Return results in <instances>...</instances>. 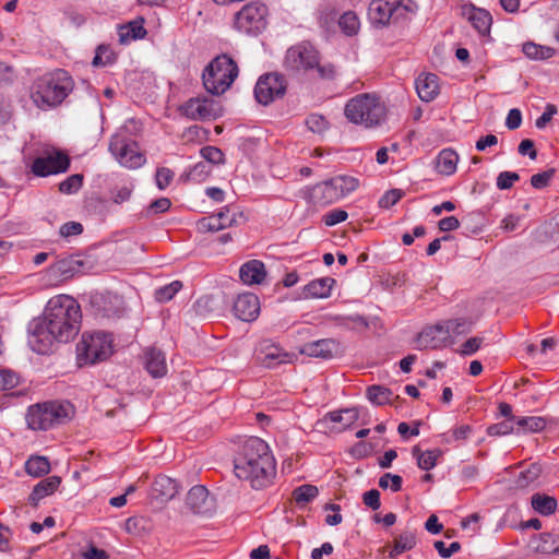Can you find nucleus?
<instances>
[{
	"mask_svg": "<svg viewBox=\"0 0 559 559\" xmlns=\"http://www.w3.org/2000/svg\"><path fill=\"white\" fill-rule=\"evenodd\" d=\"M82 311L71 296L58 295L49 299L41 318L31 326L28 344L34 352L46 355L56 343H68L80 332Z\"/></svg>",
	"mask_w": 559,
	"mask_h": 559,
	"instance_id": "obj_1",
	"label": "nucleus"
},
{
	"mask_svg": "<svg viewBox=\"0 0 559 559\" xmlns=\"http://www.w3.org/2000/svg\"><path fill=\"white\" fill-rule=\"evenodd\" d=\"M233 462L235 476L255 490L269 487L276 475V461L270 445L259 437L243 440Z\"/></svg>",
	"mask_w": 559,
	"mask_h": 559,
	"instance_id": "obj_2",
	"label": "nucleus"
},
{
	"mask_svg": "<svg viewBox=\"0 0 559 559\" xmlns=\"http://www.w3.org/2000/svg\"><path fill=\"white\" fill-rule=\"evenodd\" d=\"M72 76L62 69H57L38 76L32 84L29 95L34 105L48 110L61 105L73 91Z\"/></svg>",
	"mask_w": 559,
	"mask_h": 559,
	"instance_id": "obj_3",
	"label": "nucleus"
},
{
	"mask_svg": "<svg viewBox=\"0 0 559 559\" xmlns=\"http://www.w3.org/2000/svg\"><path fill=\"white\" fill-rule=\"evenodd\" d=\"M284 67L292 73L316 71L322 80H334L337 70L332 63H320L319 52L309 44L290 47L285 55Z\"/></svg>",
	"mask_w": 559,
	"mask_h": 559,
	"instance_id": "obj_4",
	"label": "nucleus"
},
{
	"mask_svg": "<svg viewBox=\"0 0 559 559\" xmlns=\"http://www.w3.org/2000/svg\"><path fill=\"white\" fill-rule=\"evenodd\" d=\"M385 112L384 104L376 94L370 93L356 95L344 107V115L348 121L366 128L379 126Z\"/></svg>",
	"mask_w": 559,
	"mask_h": 559,
	"instance_id": "obj_5",
	"label": "nucleus"
},
{
	"mask_svg": "<svg viewBox=\"0 0 559 559\" xmlns=\"http://www.w3.org/2000/svg\"><path fill=\"white\" fill-rule=\"evenodd\" d=\"M238 76L237 63L227 55L214 58L202 74L205 90L213 95L224 94Z\"/></svg>",
	"mask_w": 559,
	"mask_h": 559,
	"instance_id": "obj_6",
	"label": "nucleus"
},
{
	"mask_svg": "<svg viewBox=\"0 0 559 559\" xmlns=\"http://www.w3.org/2000/svg\"><path fill=\"white\" fill-rule=\"evenodd\" d=\"M80 365H94L104 361L114 353V337L110 333L94 331L83 333L76 345Z\"/></svg>",
	"mask_w": 559,
	"mask_h": 559,
	"instance_id": "obj_7",
	"label": "nucleus"
},
{
	"mask_svg": "<svg viewBox=\"0 0 559 559\" xmlns=\"http://www.w3.org/2000/svg\"><path fill=\"white\" fill-rule=\"evenodd\" d=\"M109 152L114 158L128 169H138L145 162V155L140 152L138 142L131 136L128 124L122 126L112 134L109 141Z\"/></svg>",
	"mask_w": 559,
	"mask_h": 559,
	"instance_id": "obj_8",
	"label": "nucleus"
},
{
	"mask_svg": "<svg viewBox=\"0 0 559 559\" xmlns=\"http://www.w3.org/2000/svg\"><path fill=\"white\" fill-rule=\"evenodd\" d=\"M72 414L70 403L46 402L28 408L26 420L33 430H47L64 423Z\"/></svg>",
	"mask_w": 559,
	"mask_h": 559,
	"instance_id": "obj_9",
	"label": "nucleus"
},
{
	"mask_svg": "<svg viewBox=\"0 0 559 559\" xmlns=\"http://www.w3.org/2000/svg\"><path fill=\"white\" fill-rule=\"evenodd\" d=\"M267 7L261 1H250L245 4L234 17V27L247 35H258L267 25Z\"/></svg>",
	"mask_w": 559,
	"mask_h": 559,
	"instance_id": "obj_10",
	"label": "nucleus"
},
{
	"mask_svg": "<svg viewBox=\"0 0 559 559\" xmlns=\"http://www.w3.org/2000/svg\"><path fill=\"white\" fill-rule=\"evenodd\" d=\"M409 12H413L411 0H372L368 9L371 23L381 26L405 19Z\"/></svg>",
	"mask_w": 559,
	"mask_h": 559,
	"instance_id": "obj_11",
	"label": "nucleus"
},
{
	"mask_svg": "<svg viewBox=\"0 0 559 559\" xmlns=\"http://www.w3.org/2000/svg\"><path fill=\"white\" fill-rule=\"evenodd\" d=\"M69 155L58 148L45 151L31 164V171L36 177H48L66 173L70 168Z\"/></svg>",
	"mask_w": 559,
	"mask_h": 559,
	"instance_id": "obj_12",
	"label": "nucleus"
},
{
	"mask_svg": "<svg viewBox=\"0 0 559 559\" xmlns=\"http://www.w3.org/2000/svg\"><path fill=\"white\" fill-rule=\"evenodd\" d=\"M287 90V82L280 73H266L259 78L254 86V97L261 105H270L282 98Z\"/></svg>",
	"mask_w": 559,
	"mask_h": 559,
	"instance_id": "obj_13",
	"label": "nucleus"
},
{
	"mask_svg": "<svg viewBox=\"0 0 559 559\" xmlns=\"http://www.w3.org/2000/svg\"><path fill=\"white\" fill-rule=\"evenodd\" d=\"M181 114L191 120H211L221 115L218 104L206 97L190 98L180 107Z\"/></svg>",
	"mask_w": 559,
	"mask_h": 559,
	"instance_id": "obj_14",
	"label": "nucleus"
},
{
	"mask_svg": "<svg viewBox=\"0 0 559 559\" xmlns=\"http://www.w3.org/2000/svg\"><path fill=\"white\" fill-rule=\"evenodd\" d=\"M294 357V354L286 352L278 344L269 340L260 342L257 347V360L265 368L272 369L292 362Z\"/></svg>",
	"mask_w": 559,
	"mask_h": 559,
	"instance_id": "obj_15",
	"label": "nucleus"
},
{
	"mask_svg": "<svg viewBox=\"0 0 559 559\" xmlns=\"http://www.w3.org/2000/svg\"><path fill=\"white\" fill-rule=\"evenodd\" d=\"M450 341L449 329L444 325L443 321L435 325L426 326L416 338V348L436 349L445 346Z\"/></svg>",
	"mask_w": 559,
	"mask_h": 559,
	"instance_id": "obj_16",
	"label": "nucleus"
},
{
	"mask_svg": "<svg viewBox=\"0 0 559 559\" xmlns=\"http://www.w3.org/2000/svg\"><path fill=\"white\" fill-rule=\"evenodd\" d=\"M260 300L252 293H243L237 296L234 301V314L241 321L252 322L260 314Z\"/></svg>",
	"mask_w": 559,
	"mask_h": 559,
	"instance_id": "obj_17",
	"label": "nucleus"
},
{
	"mask_svg": "<svg viewBox=\"0 0 559 559\" xmlns=\"http://www.w3.org/2000/svg\"><path fill=\"white\" fill-rule=\"evenodd\" d=\"M178 493V485L175 479L166 476L158 475L151 488V498L164 503L171 500Z\"/></svg>",
	"mask_w": 559,
	"mask_h": 559,
	"instance_id": "obj_18",
	"label": "nucleus"
},
{
	"mask_svg": "<svg viewBox=\"0 0 559 559\" xmlns=\"http://www.w3.org/2000/svg\"><path fill=\"white\" fill-rule=\"evenodd\" d=\"M310 199L316 205L320 206H325L341 200L332 178L316 185L311 189Z\"/></svg>",
	"mask_w": 559,
	"mask_h": 559,
	"instance_id": "obj_19",
	"label": "nucleus"
},
{
	"mask_svg": "<svg viewBox=\"0 0 559 559\" xmlns=\"http://www.w3.org/2000/svg\"><path fill=\"white\" fill-rule=\"evenodd\" d=\"M438 76L433 73H423L416 81L415 86L418 97L423 102H431L439 94V82Z\"/></svg>",
	"mask_w": 559,
	"mask_h": 559,
	"instance_id": "obj_20",
	"label": "nucleus"
},
{
	"mask_svg": "<svg viewBox=\"0 0 559 559\" xmlns=\"http://www.w3.org/2000/svg\"><path fill=\"white\" fill-rule=\"evenodd\" d=\"M145 369L153 378H162L167 373L165 354L155 347H148L144 352Z\"/></svg>",
	"mask_w": 559,
	"mask_h": 559,
	"instance_id": "obj_21",
	"label": "nucleus"
},
{
	"mask_svg": "<svg viewBox=\"0 0 559 559\" xmlns=\"http://www.w3.org/2000/svg\"><path fill=\"white\" fill-rule=\"evenodd\" d=\"M459 154L453 148L441 150L435 159V169L442 176H451L456 171Z\"/></svg>",
	"mask_w": 559,
	"mask_h": 559,
	"instance_id": "obj_22",
	"label": "nucleus"
},
{
	"mask_svg": "<svg viewBox=\"0 0 559 559\" xmlns=\"http://www.w3.org/2000/svg\"><path fill=\"white\" fill-rule=\"evenodd\" d=\"M337 348V343L332 338H323L316 342H310L304 345L301 353L310 357L317 358H332L333 353Z\"/></svg>",
	"mask_w": 559,
	"mask_h": 559,
	"instance_id": "obj_23",
	"label": "nucleus"
},
{
	"mask_svg": "<svg viewBox=\"0 0 559 559\" xmlns=\"http://www.w3.org/2000/svg\"><path fill=\"white\" fill-rule=\"evenodd\" d=\"M239 276L245 284H261L266 276L265 266L259 260L248 261L240 267Z\"/></svg>",
	"mask_w": 559,
	"mask_h": 559,
	"instance_id": "obj_24",
	"label": "nucleus"
},
{
	"mask_svg": "<svg viewBox=\"0 0 559 559\" xmlns=\"http://www.w3.org/2000/svg\"><path fill=\"white\" fill-rule=\"evenodd\" d=\"M464 14L467 15V19L471 22L472 26L481 36L488 35L490 33L492 17L488 11L471 7L468 9H465Z\"/></svg>",
	"mask_w": 559,
	"mask_h": 559,
	"instance_id": "obj_25",
	"label": "nucleus"
},
{
	"mask_svg": "<svg viewBox=\"0 0 559 559\" xmlns=\"http://www.w3.org/2000/svg\"><path fill=\"white\" fill-rule=\"evenodd\" d=\"M146 34L142 17L120 25L118 28L119 43L122 45L129 44L131 40L143 39Z\"/></svg>",
	"mask_w": 559,
	"mask_h": 559,
	"instance_id": "obj_26",
	"label": "nucleus"
},
{
	"mask_svg": "<svg viewBox=\"0 0 559 559\" xmlns=\"http://www.w3.org/2000/svg\"><path fill=\"white\" fill-rule=\"evenodd\" d=\"M61 484L59 476H49L40 480L33 489L28 501L32 506L37 507L39 501L47 496L52 495Z\"/></svg>",
	"mask_w": 559,
	"mask_h": 559,
	"instance_id": "obj_27",
	"label": "nucleus"
},
{
	"mask_svg": "<svg viewBox=\"0 0 559 559\" xmlns=\"http://www.w3.org/2000/svg\"><path fill=\"white\" fill-rule=\"evenodd\" d=\"M334 284L335 280L329 276L313 280L304 287V295L306 298H328Z\"/></svg>",
	"mask_w": 559,
	"mask_h": 559,
	"instance_id": "obj_28",
	"label": "nucleus"
},
{
	"mask_svg": "<svg viewBox=\"0 0 559 559\" xmlns=\"http://www.w3.org/2000/svg\"><path fill=\"white\" fill-rule=\"evenodd\" d=\"M522 52L532 60H547L554 57L557 50L549 46L526 41L522 45Z\"/></svg>",
	"mask_w": 559,
	"mask_h": 559,
	"instance_id": "obj_29",
	"label": "nucleus"
},
{
	"mask_svg": "<svg viewBox=\"0 0 559 559\" xmlns=\"http://www.w3.org/2000/svg\"><path fill=\"white\" fill-rule=\"evenodd\" d=\"M330 320L334 325L348 330L362 331L369 326L367 319L357 313L350 316H334L330 317Z\"/></svg>",
	"mask_w": 559,
	"mask_h": 559,
	"instance_id": "obj_30",
	"label": "nucleus"
},
{
	"mask_svg": "<svg viewBox=\"0 0 559 559\" xmlns=\"http://www.w3.org/2000/svg\"><path fill=\"white\" fill-rule=\"evenodd\" d=\"M367 397L374 405L393 404L399 396L394 395L393 392L382 385H371L367 389Z\"/></svg>",
	"mask_w": 559,
	"mask_h": 559,
	"instance_id": "obj_31",
	"label": "nucleus"
},
{
	"mask_svg": "<svg viewBox=\"0 0 559 559\" xmlns=\"http://www.w3.org/2000/svg\"><path fill=\"white\" fill-rule=\"evenodd\" d=\"M416 546V537L412 532H404L396 536L393 540V547L389 552V557L395 559L401 554L413 549Z\"/></svg>",
	"mask_w": 559,
	"mask_h": 559,
	"instance_id": "obj_32",
	"label": "nucleus"
},
{
	"mask_svg": "<svg viewBox=\"0 0 559 559\" xmlns=\"http://www.w3.org/2000/svg\"><path fill=\"white\" fill-rule=\"evenodd\" d=\"M413 455L416 457L417 465L420 469L430 471L437 465L438 459L441 456V451L435 449L423 452L416 445L413 448Z\"/></svg>",
	"mask_w": 559,
	"mask_h": 559,
	"instance_id": "obj_33",
	"label": "nucleus"
},
{
	"mask_svg": "<svg viewBox=\"0 0 559 559\" xmlns=\"http://www.w3.org/2000/svg\"><path fill=\"white\" fill-rule=\"evenodd\" d=\"M79 262L72 258H63L53 263L49 271L62 280L71 277L75 272L79 271Z\"/></svg>",
	"mask_w": 559,
	"mask_h": 559,
	"instance_id": "obj_34",
	"label": "nucleus"
},
{
	"mask_svg": "<svg viewBox=\"0 0 559 559\" xmlns=\"http://www.w3.org/2000/svg\"><path fill=\"white\" fill-rule=\"evenodd\" d=\"M531 503L533 509L542 515H550L557 509V500L554 497L535 493L532 496Z\"/></svg>",
	"mask_w": 559,
	"mask_h": 559,
	"instance_id": "obj_35",
	"label": "nucleus"
},
{
	"mask_svg": "<svg viewBox=\"0 0 559 559\" xmlns=\"http://www.w3.org/2000/svg\"><path fill=\"white\" fill-rule=\"evenodd\" d=\"M25 471L32 476L39 477L49 473L50 463L45 456H31L25 463Z\"/></svg>",
	"mask_w": 559,
	"mask_h": 559,
	"instance_id": "obj_36",
	"label": "nucleus"
},
{
	"mask_svg": "<svg viewBox=\"0 0 559 559\" xmlns=\"http://www.w3.org/2000/svg\"><path fill=\"white\" fill-rule=\"evenodd\" d=\"M319 495L318 487L314 485L306 484L294 489L293 498L298 506H306L317 498Z\"/></svg>",
	"mask_w": 559,
	"mask_h": 559,
	"instance_id": "obj_37",
	"label": "nucleus"
},
{
	"mask_svg": "<svg viewBox=\"0 0 559 559\" xmlns=\"http://www.w3.org/2000/svg\"><path fill=\"white\" fill-rule=\"evenodd\" d=\"M341 199L354 192L359 187V180L352 176H336L332 178Z\"/></svg>",
	"mask_w": 559,
	"mask_h": 559,
	"instance_id": "obj_38",
	"label": "nucleus"
},
{
	"mask_svg": "<svg viewBox=\"0 0 559 559\" xmlns=\"http://www.w3.org/2000/svg\"><path fill=\"white\" fill-rule=\"evenodd\" d=\"M358 416L359 414L356 408H346L331 412L328 414V418L332 423L341 424L343 429L349 427L353 423H355L358 419Z\"/></svg>",
	"mask_w": 559,
	"mask_h": 559,
	"instance_id": "obj_39",
	"label": "nucleus"
},
{
	"mask_svg": "<svg viewBox=\"0 0 559 559\" xmlns=\"http://www.w3.org/2000/svg\"><path fill=\"white\" fill-rule=\"evenodd\" d=\"M444 325L449 329V336L462 335L472 331L474 321L471 318H456L443 321Z\"/></svg>",
	"mask_w": 559,
	"mask_h": 559,
	"instance_id": "obj_40",
	"label": "nucleus"
},
{
	"mask_svg": "<svg viewBox=\"0 0 559 559\" xmlns=\"http://www.w3.org/2000/svg\"><path fill=\"white\" fill-rule=\"evenodd\" d=\"M519 429L528 432H539L546 427V420L539 416L521 417L515 420Z\"/></svg>",
	"mask_w": 559,
	"mask_h": 559,
	"instance_id": "obj_41",
	"label": "nucleus"
},
{
	"mask_svg": "<svg viewBox=\"0 0 559 559\" xmlns=\"http://www.w3.org/2000/svg\"><path fill=\"white\" fill-rule=\"evenodd\" d=\"M338 25L344 34L353 36L358 32L359 20L354 12L348 11L340 17Z\"/></svg>",
	"mask_w": 559,
	"mask_h": 559,
	"instance_id": "obj_42",
	"label": "nucleus"
},
{
	"mask_svg": "<svg viewBox=\"0 0 559 559\" xmlns=\"http://www.w3.org/2000/svg\"><path fill=\"white\" fill-rule=\"evenodd\" d=\"M542 467L538 464L530 465L525 471H522L516 479V485L520 488H525L534 483L540 475Z\"/></svg>",
	"mask_w": 559,
	"mask_h": 559,
	"instance_id": "obj_43",
	"label": "nucleus"
},
{
	"mask_svg": "<svg viewBox=\"0 0 559 559\" xmlns=\"http://www.w3.org/2000/svg\"><path fill=\"white\" fill-rule=\"evenodd\" d=\"M212 173V167L206 162L197 163L188 173L187 178L193 182H203Z\"/></svg>",
	"mask_w": 559,
	"mask_h": 559,
	"instance_id": "obj_44",
	"label": "nucleus"
},
{
	"mask_svg": "<svg viewBox=\"0 0 559 559\" xmlns=\"http://www.w3.org/2000/svg\"><path fill=\"white\" fill-rule=\"evenodd\" d=\"M182 288V284L179 281H174L168 285L159 287L155 290V299L158 302H167L174 298V296Z\"/></svg>",
	"mask_w": 559,
	"mask_h": 559,
	"instance_id": "obj_45",
	"label": "nucleus"
},
{
	"mask_svg": "<svg viewBox=\"0 0 559 559\" xmlns=\"http://www.w3.org/2000/svg\"><path fill=\"white\" fill-rule=\"evenodd\" d=\"M209 491L204 486H193L188 492V503L192 509H200L207 498Z\"/></svg>",
	"mask_w": 559,
	"mask_h": 559,
	"instance_id": "obj_46",
	"label": "nucleus"
},
{
	"mask_svg": "<svg viewBox=\"0 0 559 559\" xmlns=\"http://www.w3.org/2000/svg\"><path fill=\"white\" fill-rule=\"evenodd\" d=\"M115 60L116 56L114 51L108 46L100 45L96 49L92 63L95 67H105L114 63Z\"/></svg>",
	"mask_w": 559,
	"mask_h": 559,
	"instance_id": "obj_47",
	"label": "nucleus"
},
{
	"mask_svg": "<svg viewBox=\"0 0 559 559\" xmlns=\"http://www.w3.org/2000/svg\"><path fill=\"white\" fill-rule=\"evenodd\" d=\"M83 185V176L74 174L59 183V191L64 194H72L80 190Z\"/></svg>",
	"mask_w": 559,
	"mask_h": 559,
	"instance_id": "obj_48",
	"label": "nucleus"
},
{
	"mask_svg": "<svg viewBox=\"0 0 559 559\" xmlns=\"http://www.w3.org/2000/svg\"><path fill=\"white\" fill-rule=\"evenodd\" d=\"M200 154L207 164L221 165L225 163L223 151L216 146H204L201 148Z\"/></svg>",
	"mask_w": 559,
	"mask_h": 559,
	"instance_id": "obj_49",
	"label": "nucleus"
},
{
	"mask_svg": "<svg viewBox=\"0 0 559 559\" xmlns=\"http://www.w3.org/2000/svg\"><path fill=\"white\" fill-rule=\"evenodd\" d=\"M403 478L400 475L385 473L379 479V487L382 489H391L397 492L402 489Z\"/></svg>",
	"mask_w": 559,
	"mask_h": 559,
	"instance_id": "obj_50",
	"label": "nucleus"
},
{
	"mask_svg": "<svg viewBox=\"0 0 559 559\" xmlns=\"http://www.w3.org/2000/svg\"><path fill=\"white\" fill-rule=\"evenodd\" d=\"M20 383V377L10 369H0V391L14 389Z\"/></svg>",
	"mask_w": 559,
	"mask_h": 559,
	"instance_id": "obj_51",
	"label": "nucleus"
},
{
	"mask_svg": "<svg viewBox=\"0 0 559 559\" xmlns=\"http://www.w3.org/2000/svg\"><path fill=\"white\" fill-rule=\"evenodd\" d=\"M306 126L308 127V129L311 132L320 134V133H323L328 129L329 122L323 116L318 115V114H312L307 117Z\"/></svg>",
	"mask_w": 559,
	"mask_h": 559,
	"instance_id": "obj_52",
	"label": "nucleus"
},
{
	"mask_svg": "<svg viewBox=\"0 0 559 559\" xmlns=\"http://www.w3.org/2000/svg\"><path fill=\"white\" fill-rule=\"evenodd\" d=\"M198 225L202 230L217 231L228 227L229 222H219V218L212 215L209 217H203L201 221H199Z\"/></svg>",
	"mask_w": 559,
	"mask_h": 559,
	"instance_id": "obj_53",
	"label": "nucleus"
},
{
	"mask_svg": "<svg viewBox=\"0 0 559 559\" xmlns=\"http://www.w3.org/2000/svg\"><path fill=\"white\" fill-rule=\"evenodd\" d=\"M174 171L167 167H159L155 174L156 186L159 190H165L174 179Z\"/></svg>",
	"mask_w": 559,
	"mask_h": 559,
	"instance_id": "obj_54",
	"label": "nucleus"
},
{
	"mask_svg": "<svg viewBox=\"0 0 559 559\" xmlns=\"http://www.w3.org/2000/svg\"><path fill=\"white\" fill-rule=\"evenodd\" d=\"M514 420L506 419L501 423L488 427L487 432L489 436H506L514 431Z\"/></svg>",
	"mask_w": 559,
	"mask_h": 559,
	"instance_id": "obj_55",
	"label": "nucleus"
},
{
	"mask_svg": "<svg viewBox=\"0 0 559 559\" xmlns=\"http://www.w3.org/2000/svg\"><path fill=\"white\" fill-rule=\"evenodd\" d=\"M403 197V193L399 189H392L386 191L379 200V206L382 209H390L395 205Z\"/></svg>",
	"mask_w": 559,
	"mask_h": 559,
	"instance_id": "obj_56",
	"label": "nucleus"
},
{
	"mask_svg": "<svg viewBox=\"0 0 559 559\" xmlns=\"http://www.w3.org/2000/svg\"><path fill=\"white\" fill-rule=\"evenodd\" d=\"M520 180V176L516 173L513 171H502L497 177V187L500 190H507L510 189L515 181Z\"/></svg>",
	"mask_w": 559,
	"mask_h": 559,
	"instance_id": "obj_57",
	"label": "nucleus"
},
{
	"mask_svg": "<svg viewBox=\"0 0 559 559\" xmlns=\"http://www.w3.org/2000/svg\"><path fill=\"white\" fill-rule=\"evenodd\" d=\"M347 217H348V214L346 211L341 210V209H335V210L328 212L323 216V222L326 226H334L336 224H340V223L346 221Z\"/></svg>",
	"mask_w": 559,
	"mask_h": 559,
	"instance_id": "obj_58",
	"label": "nucleus"
},
{
	"mask_svg": "<svg viewBox=\"0 0 559 559\" xmlns=\"http://www.w3.org/2000/svg\"><path fill=\"white\" fill-rule=\"evenodd\" d=\"M435 548L438 554L442 558H450L453 554L457 552L461 549V544L459 542H453L449 547L442 540L435 542Z\"/></svg>",
	"mask_w": 559,
	"mask_h": 559,
	"instance_id": "obj_59",
	"label": "nucleus"
},
{
	"mask_svg": "<svg viewBox=\"0 0 559 559\" xmlns=\"http://www.w3.org/2000/svg\"><path fill=\"white\" fill-rule=\"evenodd\" d=\"M552 175H554L552 170H547V171H543L539 174H535L531 177V185L535 189H543L548 186Z\"/></svg>",
	"mask_w": 559,
	"mask_h": 559,
	"instance_id": "obj_60",
	"label": "nucleus"
},
{
	"mask_svg": "<svg viewBox=\"0 0 559 559\" xmlns=\"http://www.w3.org/2000/svg\"><path fill=\"white\" fill-rule=\"evenodd\" d=\"M481 343V337H471L461 345L460 353L464 356L473 355L479 349Z\"/></svg>",
	"mask_w": 559,
	"mask_h": 559,
	"instance_id": "obj_61",
	"label": "nucleus"
},
{
	"mask_svg": "<svg viewBox=\"0 0 559 559\" xmlns=\"http://www.w3.org/2000/svg\"><path fill=\"white\" fill-rule=\"evenodd\" d=\"M557 114V107L552 104H547L545 107V111L540 117L536 119V127L538 129H544L546 124L552 119V117Z\"/></svg>",
	"mask_w": 559,
	"mask_h": 559,
	"instance_id": "obj_62",
	"label": "nucleus"
},
{
	"mask_svg": "<svg viewBox=\"0 0 559 559\" xmlns=\"http://www.w3.org/2000/svg\"><path fill=\"white\" fill-rule=\"evenodd\" d=\"M83 231V226L78 222H68L60 227V235L64 238L80 235Z\"/></svg>",
	"mask_w": 559,
	"mask_h": 559,
	"instance_id": "obj_63",
	"label": "nucleus"
},
{
	"mask_svg": "<svg viewBox=\"0 0 559 559\" xmlns=\"http://www.w3.org/2000/svg\"><path fill=\"white\" fill-rule=\"evenodd\" d=\"M81 556L83 559H109V554L106 550L99 549L93 544Z\"/></svg>",
	"mask_w": 559,
	"mask_h": 559,
	"instance_id": "obj_64",
	"label": "nucleus"
}]
</instances>
